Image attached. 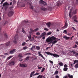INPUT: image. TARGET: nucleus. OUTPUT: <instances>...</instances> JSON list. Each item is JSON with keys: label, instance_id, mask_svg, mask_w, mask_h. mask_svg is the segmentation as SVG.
I'll return each mask as SVG.
<instances>
[{"label": "nucleus", "instance_id": "obj_1", "mask_svg": "<svg viewBox=\"0 0 78 78\" xmlns=\"http://www.w3.org/2000/svg\"><path fill=\"white\" fill-rule=\"evenodd\" d=\"M55 39H56V38L54 36H52L51 37H48L47 38L46 40V42L47 43H48V44H49L52 43V41H55Z\"/></svg>", "mask_w": 78, "mask_h": 78}, {"label": "nucleus", "instance_id": "obj_2", "mask_svg": "<svg viewBox=\"0 0 78 78\" xmlns=\"http://www.w3.org/2000/svg\"><path fill=\"white\" fill-rule=\"evenodd\" d=\"M45 53H46L47 55H50L51 56H53L55 58H58L59 57V55L51 53L50 52H45Z\"/></svg>", "mask_w": 78, "mask_h": 78}, {"label": "nucleus", "instance_id": "obj_3", "mask_svg": "<svg viewBox=\"0 0 78 78\" xmlns=\"http://www.w3.org/2000/svg\"><path fill=\"white\" fill-rule=\"evenodd\" d=\"M30 33L31 34H33L34 33V31H38L39 30V28H37L34 30H33L32 29H30Z\"/></svg>", "mask_w": 78, "mask_h": 78}, {"label": "nucleus", "instance_id": "obj_4", "mask_svg": "<svg viewBox=\"0 0 78 78\" xmlns=\"http://www.w3.org/2000/svg\"><path fill=\"white\" fill-rule=\"evenodd\" d=\"M9 5V3H8L6 2L4 3L2 6H3V7H5V9H7Z\"/></svg>", "mask_w": 78, "mask_h": 78}, {"label": "nucleus", "instance_id": "obj_5", "mask_svg": "<svg viewBox=\"0 0 78 78\" xmlns=\"http://www.w3.org/2000/svg\"><path fill=\"white\" fill-rule=\"evenodd\" d=\"M41 9L42 11H46L47 10L50 11V10L51 9V8H48L47 9V8H43V7H41Z\"/></svg>", "mask_w": 78, "mask_h": 78}, {"label": "nucleus", "instance_id": "obj_6", "mask_svg": "<svg viewBox=\"0 0 78 78\" xmlns=\"http://www.w3.org/2000/svg\"><path fill=\"white\" fill-rule=\"evenodd\" d=\"M39 3H40L43 5H44V6H45V5L46 6V5H47V3H46V2H44L43 0H40Z\"/></svg>", "mask_w": 78, "mask_h": 78}, {"label": "nucleus", "instance_id": "obj_7", "mask_svg": "<svg viewBox=\"0 0 78 78\" xmlns=\"http://www.w3.org/2000/svg\"><path fill=\"white\" fill-rule=\"evenodd\" d=\"M14 40L13 41L14 43L15 44H17V41L16 40L18 39V35H16L14 37Z\"/></svg>", "mask_w": 78, "mask_h": 78}, {"label": "nucleus", "instance_id": "obj_8", "mask_svg": "<svg viewBox=\"0 0 78 78\" xmlns=\"http://www.w3.org/2000/svg\"><path fill=\"white\" fill-rule=\"evenodd\" d=\"M22 2H23L22 5V7H25V3H27V0H23L22 1Z\"/></svg>", "mask_w": 78, "mask_h": 78}, {"label": "nucleus", "instance_id": "obj_9", "mask_svg": "<svg viewBox=\"0 0 78 78\" xmlns=\"http://www.w3.org/2000/svg\"><path fill=\"white\" fill-rule=\"evenodd\" d=\"M15 64V62L14 61H11V62H10L9 63V66H13V65H14Z\"/></svg>", "mask_w": 78, "mask_h": 78}, {"label": "nucleus", "instance_id": "obj_10", "mask_svg": "<svg viewBox=\"0 0 78 78\" xmlns=\"http://www.w3.org/2000/svg\"><path fill=\"white\" fill-rule=\"evenodd\" d=\"M20 66L21 67H26L27 66V65L26 64H20Z\"/></svg>", "mask_w": 78, "mask_h": 78}, {"label": "nucleus", "instance_id": "obj_11", "mask_svg": "<svg viewBox=\"0 0 78 78\" xmlns=\"http://www.w3.org/2000/svg\"><path fill=\"white\" fill-rule=\"evenodd\" d=\"M13 15V12L12 11H9L8 13V16L9 17H11Z\"/></svg>", "mask_w": 78, "mask_h": 78}, {"label": "nucleus", "instance_id": "obj_12", "mask_svg": "<svg viewBox=\"0 0 78 78\" xmlns=\"http://www.w3.org/2000/svg\"><path fill=\"white\" fill-rule=\"evenodd\" d=\"M46 34H47V33H45V32L43 33L42 34L40 35L38 37L39 38H41V37H42L43 36H45V35H46Z\"/></svg>", "mask_w": 78, "mask_h": 78}, {"label": "nucleus", "instance_id": "obj_13", "mask_svg": "<svg viewBox=\"0 0 78 78\" xmlns=\"http://www.w3.org/2000/svg\"><path fill=\"white\" fill-rule=\"evenodd\" d=\"M41 51H38V53L39 55V56H41V58H43V59H45V58H44V56H43V55H42V54H41Z\"/></svg>", "mask_w": 78, "mask_h": 78}, {"label": "nucleus", "instance_id": "obj_14", "mask_svg": "<svg viewBox=\"0 0 78 78\" xmlns=\"http://www.w3.org/2000/svg\"><path fill=\"white\" fill-rule=\"evenodd\" d=\"M15 52H16V49H13L12 50L10 51L9 53L12 54H13V53H14Z\"/></svg>", "mask_w": 78, "mask_h": 78}, {"label": "nucleus", "instance_id": "obj_15", "mask_svg": "<svg viewBox=\"0 0 78 78\" xmlns=\"http://www.w3.org/2000/svg\"><path fill=\"white\" fill-rule=\"evenodd\" d=\"M77 13V9H74L73 11V14H76Z\"/></svg>", "mask_w": 78, "mask_h": 78}, {"label": "nucleus", "instance_id": "obj_16", "mask_svg": "<svg viewBox=\"0 0 78 78\" xmlns=\"http://www.w3.org/2000/svg\"><path fill=\"white\" fill-rule=\"evenodd\" d=\"M67 27H68V24H67V22H66L65 23V26L62 28H66Z\"/></svg>", "mask_w": 78, "mask_h": 78}, {"label": "nucleus", "instance_id": "obj_17", "mask_svg": "<svg viewBox=\"0 0 78 78\" xmlns=\"http://www.w3.org/2000/svg\"><path fill=\"white\" fill-rule=\"evenodd\" d=\"M46 25H47V27L48 28H50V26H51V23L50 22L46 24Z\"/></svg>", "mask_w": 78, "mask_h": 78}, {"label": "nucleus", "instance_id": "obj_18", "mask_svg": "<svg viewBox=\"0 0 78 78\" xmlns=\"http://www.w3.org/2000/svg\"><path fill=\"white\" fill-rule=\"evenodd\" d=\"M35 46H32L31 48H30V50H31L32 51H34V50L35 49Z\"/></svg>", "mask_w": 78, "mask_h": 78}, {"label": "nucleus", "instance_id": "obj_19", "mask_svg": "<svg viewBox=\"0 0 78 78\" xmlns=\"http://www.w3.org/2000/svg\"><path fill=\"white\" fill-rule=\"evenodd\" d=\"M43 77L44 78H45V77L44 76H43V75H40L38 76L37 77V78H42Z\"/></svg>", "mask_w": 78, "mask_h": 78}, {"label": "nucleus", "instance_id": "obj_20", "mask_svg": "<svg viewBox=\"0 0 78 78\" xmlns=\"http://www.w3.org/2000/svg\"><path fill=\"white\" fill-rule=\"evenodd\" d=\"M71 53H73V55H76V52L73 50L71 51Z\"/></svg>", "mask_w": 78, "mask_h": 78}, {"label": "nucleus", "instance_id": "obj_21", "mask_svg": "<svg viewBox=\"0 0 78 78\" xmlns=\"http://www.w3.org/2000/svg\"><path fill=\"white\" fill-rule=\"evenodd\" d=\"M69 78H73V75H70V74H67Z\"/></svg>", "mask_w": 78, "mask_h": 78}, {"label": "nucleus", "instance_id": "obj_22", "mask_svg": "<svg viewBox=\"0 0 78 78\" xmlns=\"http://www.w3.org/2000/svg\"><path fill=\"white\" fill-rule=\"evenodd\" d=\"M35 72L34 71H33L32 72H31L30 73V78H31L32 77V76L34 73Z\"/></svg>", "mask_w": 78, "mask_h": 78}, {"label": "nucleus", "instance_id": "obj_23", "mask_svg": "<svg viewBox=\"0 0 78 78\" xmlns=\"http://www.w3.org/2000/svg\"><path fill=\"white\" fill-rule=\"evenodd\" d=\"M63 38H65L66 40H68V39H69V38H70V37H67L66 36H64Z\"/></svg>", "mask_w": 78, "mask_h": 78}, {"label": "nucleus", "instance_id": "obj_24", "mask_svg": "<svg viewBox=\"0 0 78 78\" xmlns=\"http://www.w3.org/2000/svg\"><path fill=\"white\" fill-rule=\"evenodd\" d=\"M58 64H59L60 66L61 67V66H63V63L62 62H60L58 63Z\"/></svg>", "mask_w": 78, "mask_h": 78}, {"label": "nucleus", "instance_id": "obj_25", "mask_svg": "<svg viewBox=\"0 0 78 78\" xmlns=\"http://www.w3.org/2000/svg\"><path fill=\"white\" fill-rule=\"evenodd\" d=\"M57 5L58 6H60L61 5V3L60 2H58L57 3Z\"/></svg>", "mask_w": 78, "mask_h": 78}, {"label": "nucleus", "instance_id": "obj_26", "mask_svg": "<svg viewBox=\"0 0 78 78\" xmlns=\"http://www.w3.org/2000/svg\"><path fill=\"white\" fill-rule=\"evenodd\" d=\"M72 9H70V13L69 14V16L70 17H71V14L70 13H71L72 12Z\"/></svg>", "mask_w": 78, "mask_h": 78}, {"label": "nucleus", "instance_id": "obj_27", "mask_svg": "<svg viewBox=\"0 0 78 78\" xmlns=\"http://www.w3.org/2000/svg\"><path fill=\"white\" fill-rule=\"evenodd\" d=\"M9 44H10V42L9 41L6 43L5 45L6 46H9Z\"/></svg>", "mask_w": 78, "mask_h": 78}, {"label": "nucleus", "instance_id": "obj_28", "mask_svg": "<svg viewBox=\"0 0 78 78\" xmlns=\"http://www.w3.org/2000/svg\"><path fill=\"white\" fill-rule=\"evenodd\" d=\"M19 58H22V54L21 53H20L18 55Z\"/></svg>", "mask_w": 78, "mask_h": 78}, {"label": "nucleus", "instance_id": "obj_29", "mask_svg": "<svg viewBox=\"0 0 78 78\" xmlns=\"http://www.w3.org/2000/svg\"><path fill=\"white\" fill-rule=\"evenodd\" d=\"M58 73H59V71H58L56 70L54 74H55V75H58Z\"/></svg>", "mask_w": 78, "mask_h": 78}, {"label": "nucleus", "instance_id": "obj_30", "mask_svg": "<svg viewBox=\"0 0 78 78\" xmlns=\"http://www.w3.org/2000/svg\"><path fill=\"white\" fill-rule=\"evenodd\" d=\"M76 63H78V60H75L73 64H75Z\"/></svg>", "mask_w": 78, "mask_h": 78}, {"label": "nucleus", "instance_id": "obj_31", "mask_svg": "<svg viewBox=\"0 0 78 78\" xmlns=\"http://www.w3.org/2000/svg\"><path fill=\"white\" fill-rule=\"evenodd\" d=\"M67 70H68V68H67L64 67L63 69V70L64 71H66Z\"/></svg>", "mask_w": 78, "mask_h": 78}, {"label": "nucleus", "instance_id": "obj_32", "mask_svg": "<svg viewBox=\"0 0 78 78\" xmlns=\"http://www.w3.org/2000/svg\"><path fill=\"white\" fill-rule=\"evenodd\" d=\"M57 41L56 40H55L54 41H53L52 42V43H53V44H56V43H57Z\"/></svg>", "mask_w": 78, "mask_h": 78}, {"label": "nucleus", "instance_id": "obj_33", "mask_svg": "<svg viewBox=\"0 0 78 78\" xmlns=\"http://www.w3.org/2000/svg\"><path fill=\"white\" fill-rule=\"evenodd\" d=\"M12 57H13V56H10L9 57H8L7 59L9 60V59H10L11 58H12Z\"/></svg>", "mask_w": 78, "mask_h": 78}, {"label": "nucleus", "instance_id": "obj_34", "mask_svg": "<svg viewBox=\"0 0 78 78\" xmlns=\"http://www.w3.org/2000/svg\"><path fill=\"white\" fill-rule=\"evenodd\" d=\"M75 67L76 69H77V68H78V63H77L76 64V65H75Z\"/></svg>", "mask_w": 78, "mask_h": 78}, {"label": "nucleus", "instance_id": "obj_35", "mask_svg": "<svg viewBox=\"0 0 78 78\" xmlns=\"http://www.w3.org/2000/svg\"><path fill=\"white\" fill-rule=\"evenodd\" d=\"M73 19H74V20L76 19V16L75 15V16H74L73 17Z\"/></svg>", "mask_w": 78, "mask_h": 78}, {"label": "nucleus", "instance_id": "obj_36", "mask_svg": "<svg viewBox=\"0 0 78 78\" xmlns=\"http://www.w3.org/2000/svg\"><path fill=\"white\" fill-rule=\"evenodd\" d=\"M77 47H78V46H77V45H76V44H75L74 46H73V48H77Z\"/></svg>", "mask_w": 78, "mask_h": 78}, {"label": "nucleus", "instance_id": "obj_37", "mask_svg": "<svg viewBox=\"0 0 78 78\" xmlns=\"http://www.w3.org/2000/svg\"><path fill=\"white\" fill-rule=\"evenodd\" d=\"M36 48L37 50H40V47L39 46H36Z\"/></svg>", "mask_w": 78, "mask_h": 78}, {"label": "nucleus", "instance_id": "obj_38", "mask_svg": "<svg viewBox=\"0 0 78 78\" xmlns=\"http://www.w3.org/2000/svg\"><path fill=\"white\" fill-rule=\"evenodd\" d=\"M44 70H45V68H43V69H42L41 72V73H42V72H43L44 71Z\"/></svg>", "mask_w": 78, "mask_h": 78}, {"label": "nucleus", "instance_id": "obj_39", "mask_svg": "<svg viewBox=\"0 0 78 78\" xmlns=\"http://www.w3.org/2000/svg\"><path fill=\"white\" fill-rule=\"evenodd\" d=\"M29 5H30V9H33V6L32 5H31V4H30V3H29Z\"/></svg>", "mask_w": 78, "mask_h": 78}, {"label": "nucleus", "instance_id": "obj_40", "mask_svg": "<svg viewBox=\"0 0 78 78\" xmlns=\"http://www.w3.org/2000/svg\"><path fill=\"white\" fill-rule=\"evenodd\" d=\"M28 39H31V35H29L28 36Z\"/></svg>", "mask_w": 78, "mask_h": 78}, {"label": "nucleus", "instance_id": "obj_41", "mask_svg": "<svg viewBox=\"0 0 78 78\" xmlns=\"http://www.w3.org/2000/svg\"><path fill=\"white\" fill-rule=\"evenodd\" d=\"M4 36H5V38H8V36H7L6 34H4Z\"/></svg>", "mask_w": 78, "mask_h": 78}, {"label": "nucleus", "instance_id": "obj_42", "mask_svg": "<svg viewBox=\"0 0 78 78\" xmlns=\"http://www.w3.org/2000/svg\"><path fill=\"white\" fill-rule=\"evenodd\" d=\"M51 34V32H48L47 34V36H48L49 35H50Z\"/></svg>", "mask_w": 78, "mask_h": 78}, {"label": "nucleus", "instance_id": "obj_43", "mask_svg": "<svg viewBox=\"0 0 78 78\" xmlns=\"http://www.w3.org/2000/svg\"><path fill=\"white\" fill-rule=\"evenodd\" d=\"M22 31L23 33H25V31L24 30V29H23V28H22Z\"/></svg>", "mask_w": 78, "mask_h": 78}, {"label": "nucleus", "instance_id": "obj_44", "mask_svg": "<svg viewBox=\"0 0 78 78\" xmlns=\"http://www.w3.org/2000/svg\"><path fill=\"white\" fill-rule=\"evenodd\" d=\"M26 55H27L28 56H29V55H31V53H28L26 54Z\"/></svg>", "mask_w": 78, "mask_h": 78}, {"label": "nucleus", "instance_id": "obj_45", "mask_svg": "<svg viewBox=\"0 0 78 78\" xmlns=\"http://www.w3.org/2000/svg\"><path fill=\"white\" fill-rule=\"evenodd\" d=\"M44 30H45V31H48V29L47 28H44Z\"/></svg>", "mask_w": 78, "mask_h": 78}, {"label": "nucleus", "instance_id": "obj_46", "mask_svg": "<svg viewBox=\"0 0 78 78\" xmlns=\"http://www.w3.org/2000/svg\"><path fill=\"white\" fill-rule=\"evenodd\" d=\"M36 35L37 36H39V35H40V33L37 32L36 33Z\"/></svg>", "mask_w": 78, "mask_h": 78}, {"label": "nucleus", "instance_id": "obj_47", "mask_svg": "<svg viewBox=\"0 0 78 78\" xmlns=\"http://www.w3.org/2000/svg\"><path fill=\"white\" fill-rule=\"evenodd\" d=\"M64 67H65L66 68H67V67H68V66H67V64H65L64 65Z\"/></svg>", "mask_w": 78, "mask_h": 78}, {"label": "nucleus", "instance_id": "obj_48", "mask_svg": "<svg viewBox=\"0 0 78 78\" xmlns=\"http://www.w3.org/2000/svg\"><path fill=\"white\" fill-rule=\"evenodd\" d=\"M23 48V50H26V49L27 48V47L26 46L25 47H24Z\"/></svg>", "mask_w": 78, "mask_h": 78}, {"label": "nucleus", "instance_id": "obj_49", "mask_svg": "<svg viewBox=\"0 0 78 78\" xmlns=\"http://www.w3.org/2000/svg\"><path fill=\"white\" fill-rule=\"evenodd\" d=\"M34 37H32V38L30 40V41H34Z\"/></svg>", "mask_w": 78, "mask_h": 78}, {"label": "nucleus", "instance_id": "obj_50", "mask_svg": "<svg viewBox=\"0 0 78 78\" xmlns=\"http://www.w3.org/2000/svg\"><path fill=\"white\" fill-rule=\"evenodd\" d=\"M64 33H65V34H67V31H66V30H65L64 31Z\"/></svg>", "mask_w": 78, "mask_h": 78}, {"label": "nucleus", "instance_id": "obj_51", "mask_svg": "<svg viewBox=\"0 0 78 78\" xmlns=\"http://www.w3.org/2000/svg\"><path fill=\"white\" fill-rule=\"evenodd\" d=\"M29 58H30V57H27L26 58V60H28L29 59Z\"/></svg>", "mask_w": 78, "mask_h": 78}, {"label": "nucleus", "instance_id": "obj_52", "mask_svg": "<svg viewBox=\"0 0 78 78\" xmlns=\"http://www.w3.org/2000/svg\"><path fill=\"white\" fill-rule=\"evenodd\" d=\"M50 62V63H51V64H53V61H51V60H49V61Z\"/></svg>", "mask_w": 78, "mask_h": 78}, {"label": "nucleus", "instance_id": "obj_53", "mask_svg": "<svg viewBox=\"0 0 78 78\" xmlns=\"http://www.w3.org/2000/svg\"><path fill=\"white\" fill-rule=\"evenodd\" d=\"M56 41H57V42H58V41H59V40H60V39H58V38H56V39H55Z\"/></svg>", "mask_w": 78, "mask_h": 78}, {"label": "nucleus", "instance_id": "obj_54", "mask_svg": "<svg viewBox=\"0 0 78 78\" xmlns=\"http://www.w3.org/2000/svg\"><path fill=\"white\" fill-rule=\"evenodd\" d=\"M40 74V73H36L34 75H39Z\"/></svg>", "mask_w": 78, "mask_h": 78}, {"label": "nucleus", "instance_id": "obj_55", "mask_svg": "<svg viewBox=\"0 0 78 78\" xmlns=\"http://www.w3.org/2000/svg\"><path fill=\"white\" fill-rule=\"evenodd\" d=\"M23 22H24L25 23H27L28 22L27 20H24Z\"/></svg>", "mask_w": 78, "mask_h": 78}, {"label": "nucleus", "instance_id": "obj_56", "mask_svg": "<svg viewBox=\"0 0 78 78\" xmlns=\"http://www.w3.org/2000/svg\"><path fill=\"white\" fill-rule=\"evenodd\" d=\"M72 34V33H71V34L69 33V34H67V35H69V36H70Z\"/></svg>", "mask_w": 78, "mask_h": 78}, {"label": "nucleus", "instance_id": "obj_57", "mask_svg": "<svg viewBox=\"0 0 78 78\" xmlns=\"http://www.w3.org/2000/svg\"><path fill=\"white\" fill-rule=\"evenodd\" d=\"M74 22H78V21H77L76 19L74 20Z\"/></svg>", "mask_w": 78, "mask_h": 78}, {"label": "nucleus", "instance_id": "obj_58", "mask_svg": "<svg viewBox=\"0 0 78 78\" xmlns=\"http://www.w3.org/2000/svg\"><path fill=\"white\" fill-rule=\"evenodd\" d=\"M45 39V36L43 37H42L43 40H44Z\"/></svg>", "mask_w": 78, "mask_h": 78}, {"label": "nucleus", "instance_id": "obj_59", "mask_svg": "<svg viewBox=\"0 0 78 78\" xmlns=\"http://www.w3.org/2000/svg\"><path fill=\"white\" fill-rule=\"evenodd\" d=\"M25 45V42L23 43L22 44V45L23 46Z\"/></svg>", "mask_w": 78, "mask_h": 78}, {"label": "nucleus", "instance_id": "obj_60", "mask_svg": "<svg viewBox=\"0 0 78 78\" xmlns=\"http://www.w3.org/2000/svg\"><path fill=\"white\" fill-rule=\"evenodd\" d=\"M55 78H59V76L58 75L55 76Z\"/></svg>", "mask_w": 78, "mask_h": 78}, {"label": "nucleus", "instance_id": "obj_61", "mask_svg": "<svg viewBox=\"0 0 78 78\" xmlns=\"http://www.w3.org/2000/svg\"><path fill=\"white\" fill-rule=\"evenodd\" d=\"M0 56L1 57H5V56L3 55H0Z\"/></svg>", "mask_w": 78, "mask_h": 78}, {"label": "nucleus", "instance_id": "obj_62", "mask_svg": "<svg viewBox=\"0 0 78 78\" xmlns=\"http://www.w3.org/2000/svg\"><path fill=\"white\" fill-rule=\"evenodd\" d=\"M19 61H22V59L21 58H19Z\"/></svg>", "mask_w": 78, "mask_h": 78}, {"label": "nucleus", "instance_id": "obj_63", "mask_svg": "<svg viewBox=\"0 0 78 78\" xmlns=\"http://www.w3.org/2000/svg\"><path fill=\"white\" fill-rule=\"evenodd\" d=\"M70 65H71V66L72 67H73V64H71Z\"/></svg>", "mask_w": 78, "mask_h": 78}, {"label": "nucleus", "instance_id": "obj_64", "mask_svg": "<svg viewBox=\"0 0 78 78\" xmlns=\"http://www.w3.org/2000/svg\"><path fill=\"white\" fill-rule=\"evenodd\" d=\"M75 43H76V44H77V45H78V42L76 41Z\"/></svg>", "mask_w": 78, "mask_h": 78}]
</instances>
